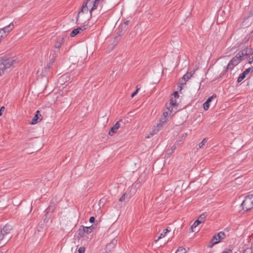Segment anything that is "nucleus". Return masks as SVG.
<instances>
[{
    "instance_id": "20e7f679",
    "label": "nucleus",
    "mask_w": 253,
    "mask_h": 253,
    "mask_svg": "<svg viewBox=\"0 0 253 253\" xmlns=\"http://www.w3.org/2000/svg\"><path fill=\"white\" fill-rule=\"evenodd\" d=\"M247 54V52H245L243 49L240 51L235 57H234L230 60V64L233 65H237L239 63L242 61L245 57V55Z\"/></svg>"
},
{
    "instance_id": "f8f14e48",
    "label": "nucleus",
    "mask_w": 253,
    "mask_h": 253,
    "mask_svg": "<svg viewBox=\"0 0 253 253\" xmlns=\"http://www.w3.org/2000/svg\"><path fill=\"white\" fill-rule=\"evenodd\" d=\"M120 122H117L110 129L109 132V135L113 136L115 133H116L117 130L120 127Z\"/></svg>"
},
{
    "instance_id": "4be33fe9",
    "label": "nucleus",
    "mask_w": 253,
    "mask_h": 253,
    "mask_svg": "<svg viewBox=\"0 0 253 253\" xmlns=\"http://www.w3.org/2000/svg\"><path fill=\"white\" fill-rule=\"evenodd\" d=\"M200 221L199 220H196V221H195V222H194V223L192 224V225L191 226V229L192 231V232H195V230H194V229L196 228V227L199 225L200 224Z\"/></svg>"
},
{
    "instance_id": "2f4dec72",
    "label": "nucleus",
    "mask_w": 253,
    "mask_h": 253,
    "mask_svg": "<svg viewBox=\"0 0 253 253\" xmlns=\"http://www.w3.org/2000/svg\"><path fill=\"white\" fill-rule=\"evenodd\" d=\"M83 228L84 229V231H85V235L86 234H88L89 233H91V232L90 231V227H86V226H83Z\"/></svg>"
},
{
    "instance_id": "a211bd4d",
    "label": "nucleus",
    "mask_w": 253,
    "mask_h": 253,
    "mask_svg": "<svg viewBox=\"0 0 253 253\" xmlns=\"http://www.w3.org/2000/svg\"><path fill=\"white\" fill-rule=\"evenodd\" d=\"M167 119L163 116L160 120V122L157 124V127H161L163 125L167 122Z\"/></svg>"
},
{
    "instance_id": "de8ad7c7",
    "label": "nucleus",
    "mask_w": 253,
    "mask_h": 253,
    "mask_svg": "<svg viewBox=\"0 0 253 253\" xmlns=\"http://www.w3.org/2000/svg\"><path fill=\"white\" fill-rule=\"evenodd\" d=\"M120 29H119V30H118V32H117V34L118 35V37L121 36L122 35V32H123L122 30H121L120 32Z\"/></svg>"
},
{
    "instance_id": "79ce46f5",
    "label": "nucleus",
    "mask_w": 253,
    "mask_h": 253,
    "mask_svg": "<svg viewBox=\"0 0 253 253\" xmlns=\"http://www.w3.org/2000/svg\"><path fill=\"white\" fill-rule=\"evenodd\" d=\"M222 253H232V251L229 249H225V250L222 252Z\"/></svg>"
},
{
    "instance_id": "a18cd8bd",
    "label": "nucleus",
    "mask_w": 253,
    "mask_h": 253,
    "mask_svg": "<svg viewBox=\"0 0 253 253\" xmlns=\"http://www.w3.org/2000/svg\"><path fill=\"white\" fill-rule=\"evenodd\" d=\"M95 217L94 216H91L89 219V221L90 223H93L95 221Z\"/></svg>"
},
{
    "instance_id": "f257e3e1",
    "label": "nucleus",
    "mask_w": 253,
    "mask_h": 253,
    "mask_svg": "<svg viewBox=\"0 0 253 253\" xmlns=\"http://www.w3.org/2000/svg\"><path fill=\"white\" fill-rule=\"evenodd\" d=\"M17 63L16 59L13 58H8L7 57H3L0 61V75L2 73L10 68L11 67L14 66V64Z\"/></svg>"
},
{
    "instance_id": "ea45409f",
    "label": "nucleus",
    "mask_w": 253,
    "mask_h": 253,
    "mask_svg": "<svg viewBox=\"0 0 253 253\" xmlns=\"http://www.w3.org/2000/svg\"><path fill=\"white\" fill-rule=\"evenodd\" d=\"M85 252V248L83 247H80L78 250V253H84Z\"/></svg>"
},
{
    "instance_id": "3c124183",
    "label": "nucleus",
    "mask_w": 253,
    "mask_h": 253,
    "mask_svg": "<svg viewBox=\"0 0 253 253\" xmlns=\"http://www.w3.org/2000/svg\"><path fill=\"white\" fill-rule=\"evenodd\" d=\"M128 21H126V22H125V24L126 25H128Z\"/></svg>"
},
{
    "instance_id": "aec40b11",
    "label": "nucleus",
    "mask_w": 253,
    "mask_h": 253,
    "mask_svg": "<svg viewBox=\"0 0 253 253\" xmlns=\"http://www.w3.org/2000/svg\"><path fill=\"white\" fill-rule=\"evenodd\" d=\"M235 66V65H233V64H230V61L228 64L227 65V66L226 67V69L222 73H220V76L221 77V76H223L224 74L225 73V72H226L228 69L232 70Z\"/></svg>"
},
{
    "instance_id": "5701e85b",
    "label": "nucleus",
    "mask_w": 253,
    "mask_h": 253,
    "mask_svg": "<svg viewBox=\"0 0 253 253\" xmlns=\"http://www.w3.org/2000/svg\"><path fill=\"white\" fill-rule=\"evenodd\" d=\"M176 99L174 97H171L170 99V102L169 105L170 106H173V107H177L178 106V104L176 101Z\"/></svg>"
},
{
    "instance_id": "7ed1b4c3",
    "label": "nucleus",
    "mask_w": 253,
    "mask_h": 253,
    "mask_svg": "<svg viewBox=\"0 0 253 253\" xmlns=\"http://www.w3.org/2000/svg\"><path fill=\"white\" fill-rule=\"evenodd\" d=\"M13 232L12 226L6 224L2 228L0 229V237H4V236L12 237V233Z\"/></svg>"
},
{
    "instance_id": "603ef678",
    "label": "nucleus",
    "mask_w": 253,
    "mask_h": 253,
    "mask_svg": "<svg viewBox=\"0 0 253 253\" xmlns=\"http://www.w3.org/2000/svg\"><path fill=\"white\" fill-rule=\"evenodd\" d=\"M38 236H44V235H43V234H42H42H40V235H38Z\"/></svg>"
},
{
    "instance_id": "f3484780",
    "label": "nucleus",
    "mask_w": 253,
    "mask_h": 253,
    "mask_svg": "<svg viewBox=\"0 0 253 253\" xmlns=\"http://www.w3.org/2000/svg\"><path fill=\"white\" fill-rule=\"evenodd\" d=\"M161 239V238H158L157 240H155L154 241V243L152 244V245L155 246L156 248H160L164 246L166 243V242L162 243H158Z\"/></svg>"
},
{
    "instance_id": "09e8293b",
    "label": "nucleus",
    "mask_w": 253,
    "mask_h": 253,
    "mask_svg": "<svg viewBox=\"0 0 253 253\" xmlns=\"http://www.w3.org/2000/svg\"><path fill=\"white\" fill-rule=\"evenodd\" d=\"M4 109H5V108L3 106L1 107V108L0 109V116H1L2 115V112L4 111Z\"/></svg>"
},
{
    "instance_id": "393cba45",
    "label": "nucleus",
    "mask_w": 253,
    "mask_h": 253,
    "mask_svg": "<svg viewBox=\"0 0 253 253\" xmlns=\"http://www.w3.org/2000/svg\"><path fill=\"white\" fill-rule=\"evenodd\" d=\"M99 1H100V0H94V2H93V6H92V8H91V9H90V13H91V12L92 10L96 9Z\"/></svg>"
},
{
    "instance_id": "a19ab883",
    "label": "nucleus",
    "mask_w": 253,
    "mask_h": 253,
    "mask_svg": "<svg viewBox=\"0 0 253 253\" xmlns=\"http://www.w3.org/2000/svg\"><path fill=\"white\" fill-rule=\"evenodd\" d=\"M112 235L113 237H117L119 236V233L117 231L112 232Z\"/></svg>"
},
{
    "instance_id": "473e14b6",
    "label": "nucleus",
    "mask_w": 253,
    "mask_h": 253,
    "mask_svg": "<svg viewBox=\"0 0 253 253\" xmlns=\"http://www.w3.org/2000/svg\"><path fill=\"white\" fill-rule=\"evenodd\" d=\"M207 142V138H204L203 140L199 144V148H202L204 147L205 143Z\"/></svg>"
},
{
    "instance_id": "b1692460",
    "label": "nucleus",
    "mask_w": 253,
    "mask_h": 253,
    "mask_svg": "<svg viewBox=\"0 0 253 253\" xmlns=\"http://www.w3.org/2000/svg\"><path fill=\"white\" fill-rule=\"evenodd\" d=\"M89 0H87V1H86V2L85 3H84L83 4V6H82V9H81V10L79 12V13H78V16H78L77 20H78L79 15V14L80 13V12H83L84 10H86V11H87V10H88V7H87V5H87V2H88V1Z\"/></svg>"
},
{
    "instance_id": "c9c22d12",
    "label": "nucleus",
    "mask_w": 253,
    "mask_h": 253,
    "mask_svg": "<svg viewBox=\"0 0 253 253\" xmlns=\"http://www.w3.org/2000/svg\"><path fill=\"white\" fill-rule=\"evenodd\" d=\"M216 95L215 94H213L212 96L209 97L207 100V102H209V103L211 101V100L214 99V98H216Z\"/></svg>"
},
{
    "instance_id": "c03bdc74",
    "label": "nucleus",
    "mask_w": 253,
    "mask_h": 253,
    "mask_svg": "<svg viewBox=\"0 0 253 253\" xmlns=\"http://www.w3.org/2000/svg\"><path fill=\"white\" fill-rule=\"evenodd\" d=\"M163 116L167 118L168 116H169V112H164Z\"/></svg>"
},
{
    "instance_id": "1a4fd4ad",
    "label": "nucleus",
    "mask_w": 253,
    "mask_h": 253,
    "mask_svg": "<svg viewBox=\"0 0 253 253\" xmlns=\"http://www.w3.org/2000/svg\"><path fill=\"white\" fill-rule=\"evenodd\" d=\"M42 119V115L41 114L40 111L37 110L36 112L35 116L33 118L31 122L30 123L31 125H35L38 122H40Z\"/></svg>"
},
{
    "instance_id": "a878e982",
    "label": "nucleus",
    "mask_w": 253,
    "mask_h": 253,
    "mask_svg": "<svg viewBox=\"0 0 253 253\" xmlns=\"http://www.w3.org/2000/svg\"><path fill=\"white\" fill-rule=\"evenodd\" d=\"M206 217V214L205 213H203L199 216V217H198L197 220H199L200 221V223H201L205 221Z\"/></svg>"
},
{
    "instance_id": "412c9836",
    "label": "nucleus",
    "mask_w": 253,
    "mask_h": 253,
    "mask_svg": "<svg viewBox=\"0 0 253 253\" xmlns=\"http://www.w3.org/2000/svg\"><path fill=\"white\" fill-rule=\"evenodd\" d=\"M229 235L228 234H226L225 232H219L217 234H214L212 237H223V236H229Z\"/></svg>"
},
{
    "instance_id": "2eb2a0df",
    "label": "nucleus",
    "mask_w": 253,
    "mask_h": 253,
    "mask_svg": "<svg viewBox=\"0 0 253 253\" xmlns=\"http://www.w3.org/2000/svg\"><path fill=\"white\" fill-rule=\"evenodd\" d=\"M84 229L83 228V226H81L80 228L78 230L77 234L75 235V237H84L85 235Z\"/></svg>"
},
{
    "instance_id": "8fccbe9b",
    "label": "nucleus",
    "mask_w": 253,
    "mask_h": 253,
    "mask_svg": "<svg viewBox=\"0 0 253 253\" xmlns=\"http://www.w3.org/2000/svg\"><path fill=\"white\" fill-rule=\"evenodd\" d=\"M88 227H90V231L91 232H92L93 230L95 228V226L93 225H92L91 226H88Z\"/></svg>"
},
{
    "instance_id": "f704fd0d",
    "label": "nucleus",
    "mask_w": 253,
    "mask_h": 253,
    "mask_svg": "<svg viewBox=\"0 0 253 253\" xmlns=\"http://www.w3.org/2000/svg\"><path fill=\"white\" fill-rule=\"evenodd\" d=\"M178 144V141H177L171 147V152L173 153L176 148V145Z\"/></svg>"
},
{
    "instance_id": "bb28decb",
    "label": "nucleus",
    "mask_w": 253,
    "mask_h": 253,
    "mask_svg": "<svg viewBox=\"0 0 253 253\" xmlns=\"http://www.w3.org/2000/svg\"><path fill=\"white\" fill-rule=\"evenodd\" d=\"M170 230H169L168 228H167V229H164L163 231V232H162L161 234H160V235L159 236H158V237H165L166 236H167V234L168 232H170Z\"/></svg>"
},
{
    "instance_id": "c85d7f7f",
    "label": "nucleus",
    "mask_w": 253,
    "mask_h": 253,
    "mask_svg": "<svg viewBox=\"0 0 253 253\" xmlns=\"http://www.w3.org/2000/svg\"><path fill=\"white\" fill-rule=\"evenodd\" d=\"M54 210V208L53 206H50L48 207V208L45 210L46 214L45 216L47 217L48 216L49 212H53Z\"/></svg>"
},
{
    "instance_id": "7c9ffc66",
    "label": "nucleus",
    "mask_w": 253,
    "mask_h": 253,
    "mask_svg": "<svg viewBox=\"0 0 253 253\" xmlns=\"http://www.w3.org/2000/svg\"><path fill=\"white\" fill-rule=\"evenodd\" d=\"M175 253H186V250L184 248L180 247L176 250Z\"/></svg>"
},
{
    "instance_id": "4c0bfd02",
    "label": "nucleus",
    "mask_w": 253,
    "mask_h": 253,
    "mask_svg": "<svg viewBox=\"0 0 253 253\" xmlns=\"http://www.w3.org/2000/svg\"><path fill=\"white\" fill-rule=\"evenodd\" d=\"M140 87H138V86H136V89L135 90V91L134 92H133L131 95V98H133L135 95H136V94L138 93V91L140 90Z\"/></svg>"
},
{
    "instance_id": "423d86ee",
    "label": "nucleus",
    "mask_w": 253,
    "mask_h": 253,
    "mask_svg": "<svg viewBox=\"0 0 253 253\" xmlns=\"http://www.w3.org/2000/svg\"><path fill=\"white\" fill-rule=\"evenodd\" d=\"M245 52H247V54L245 55V57H249L248 62L250 64H252L253 62V48L246 47L243 49Z\"/></svg>"
},
{
    "instance_id": "4468645a",
    "label": "nucleus",
    "mask_w": 253,
    "mask_h": 253,
    "mask_svg": "<svg viewBox=\"0 0 253 253\" xmlns=\"http://www.w3.org/2000/svg\"><path fill=\"white\" fill-rule=\"evenodd\" d=\"M53 63H51V61H49V62L46 64V65L45 66L44 69L42 70V73H41V75L42 76V77H45L46 76V75H47V72H48L50 68V66Z\"/></svg>"
},
{
    "instance_id": "ddd939ff",
    "label": "nucleus",
    "mask_w": 253,
    "mask_h": 253,
    "mask_svg": "<svg viewBox=\"0 0 253 253\" xmlns=\"http://www.w3.org/2000/svg\"><path fill=\"white\" fill-rule=\"evenodd\" d=\"M14 26L13 22L10 23L8 25L5 26V27L2 28V30L5 32V33L7 35L8 33L12 30L14 28Z\"/></svg>"
},
{
    "instance_id": "0eeeda50",
    "label": "nucleus",
    "mask_w": 253,
    "mask_h": 253,
    "mask_svg": "<svg viewBox=\"0 0 253 253\" xmlns=\"http://www.w3.org/2000/svg\"><path fill=\"white\" fill-rule=\"evenodd\" d=\"M253 72V67L252 68H249L246 69L243 73H242L237 79L238 83L241 82L251 72Z\"/></svg>"
},
{
    "instance_id": "f03ea898",
    "label": "nucleus",
    "mask_w": 253,
    "mask_h": 253,
    "mask_svg": "<svg viewBox=\"0 0 253 253\" xmlns=\"http://www.w3.org/2000/svg\"><path fill=\"white\" fill-rule=\"evenodd\" d=\"M241 206L244 211L251 210L253 208V194L246 196Z\"/></svg>"
},
{
    "instance_id": "9b49d317",
    "label": "nucleus",
    "mask_w": 253,
    "mask_h": 253,
    "mask_svg": "<svg viewBox=\"0 0 253 253\" xmlns=\"http://www.w3.org/2000/svg\"><path fill=\"white\" fill-rule=\"evenodd\" d=\"M223 238H211L210 241L207 244V247L212 248L214 245L220 243Z\"/></svg>"
},
{
    "instance_id": "72a5a7b5",
    "label": "nucleus",
    "mask_w": 253,
    "mask_h": 253,
    "mask_svg": "<svg viewBox=\"0 0 253 253\" xmlns=\"http://www.w3.org/2000/svg\"><path fill=\"white\" fill-rule=\"evenodd\" d=\"M210 107V103L207 101H206L203 104V108L205 110H208Z\"/></svg>"
},
{
    "instance_id": "6ab92c4d",
    "label": "nucleus",
    "mask_w": 253,
    "mask_h": 253,
    "mask_svg": "<svg viewBox=\"0 0 253 253\" xmlns=\"http://www.w3.org/2000/svg\"><path fill=\"white\" fill-rule=\"evenodd\" d=\"M167 119L163 116L160 120V122L157 124V127H161L163 125L167 122Z\"/></svg>"
},
{
    "instance_id": "cd10ccee",
    "label": "nucleus",
    "mask_w": 253,
    "mask_h": 253,
    "mask_svg": "<svg viewBox=\"0 0 253 253\" xmlns=\"http://www.w3.org/2000/svg\"><path fill=\"white\" fill-rule=\"evenodd\" d=\"M173 106H170V105L167 107L168 110L169 112V113L170 117L173 116L175 113V112H173Z\"/></svg>"
},
{
    "instance_id": "49530a36",
    "label": "nucleus",
    "mask_w": 253,
    "mask_h": 253,
    "mask_svg": "<svg viewBox=\"0 0 253 253\" xmlns=\"http://www.w3.org/2000/svg\"><path fill=\"white\" fill-rule=\"evenodd\" d=\"M186 134H183L181 137H180V139H179V141H182L183 139H185V137H186Z\"/></svg>"
},
{
    "instance_id": "39448f33",
    "label": "nucleus",
    "mask_w": 253,
    "mask_h": 253,
    "mask_svg": "<svg viewBox=\"0 0 253 253\" xmlns=\"http://www.w3.org/2000/svg\"><path fill=\"white\" fill-rule=\"evenodd\" d=\"M117 242L118 241L116 238H113L110 241H108L105 249L106 253L110 252L115 248Z\"/></svg>"
},
{
    "instance_id": "e433bc0d",
    "label": "nucleus",
    "mask_w": 253,
    "mask_h": 253,
    "mask_svg": "<svg viewBox=\"0 0 253 253\" xmlns=\"http://www.w3.org/2000/svg\"><path fill=\"white\" fill-rule=\"evenodd\" d=\"M127 195L126 193H124L119 199L120 202H123L125 200L126 196Z\"/></svg>"
},
{
    "instance_id": "dca6fc26",
    "label": "nucleus",
    "mask_w": 253,
    "mask_h": 253,
    "mask_svg": "<svg viewBox=\"0 0 253 253\" xmlns=\"http://www.w3.org/2000/svg\"><path fill=\"white\" fill-rule=\"evenodd\" d=\"M195 71H193V73L191 72H187L185 74H184L182 77V80L184 81V83H182L181 84H185L186 81H187L189 79L191 78V77H192L193 74L194 73Z\"/></svg>"
},
{
    "instance_id": "6e6552de",
    "label": "nucleus",
    "mask_w": 253,
    "mask_h": 253,
    "mask_svg": "<svg viewBox=\"0 0 253 253\" xmlns=\"http://www.w3.org/2000/svg\"><path fill=\"white\" fill-rule=\"evenodd\" d=\"M86 25H83L78 27L76 29H74L70 33L71 37H74L78 34L81 33V31H83L86 29Z\"/></svg>"
},
{
    "instance_id": "37998d69",
    "label": "nucleus",
    "mask_w": 253,
    "mask_h": 253,
    "mask_svg": "<svg viewBox=\"0 0 253 253\" xmlns=\"http://www.w3.org/2000/svg\"><path fill=\"white\" fill-rule=\"evenodd\" d=\"M173 97L175 99L179 97V94L177 91H175L173 93Z\"/></svg>"
},
{
    "instance_id": "864d4df0",
    "label": "nucleus",
    "mask_w": 253,
    "mask_h": 253,
    "mask_svg": "<svg viewBox=\"0 0 253 253\" xmlns=\"http://www.w3.org/2000/svg\"><path fill=\"white\" fill-rule=\"evenodd\" d=\"M225 230V231H228L227 229H225V230Z\"/></svg>"
},
{
    "instance_id": "58836bf2",
    "label": "nucleus",
    "mask_w": 253,
    "mask_h": 253,
    "mask_svg": "<svg viewBox=\"0 0 253 253\" xmlns=\"http://www.w3.org/2000/svg\"><path fill=\"white\" fill-rule=\"evenodd\" d=\"M243 253H252V249L251 248H248L244 251Z\"/></svg>"
},
{
    "instance_id": "c756f323",
    "label": "nucleus",
    "mask_w": 253,
    "mask_h": 253,
    "mask_svg": "<svg viewBox=\"0 0 253 253\" xmlns=\"http://www.w3.org/2000/svg\"><path fill=\"white\" fill-rule=\"evenodd\" d=\"M62 43L60 42H56L54 45V49H59L60 50V48L61 47Z\"/></svg>"
},
{
    "instance_id": "9d476101",
    "label": "nucleus",
    "mask_w": 253,
    "mask_h": 253,
    "mask_svg": "<svg viewBox=\"0 0 253 253\" xmlns=\"http://www.w3.org/2000/svg\"><path fill=\"white\" fill-rule=\"evenodd\" d=\"M60 50L59 49H54L51 51L49 56V61H51V63H53L59 53Z\"/></svg>"
}]
</instances>
